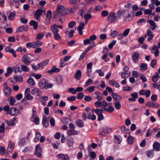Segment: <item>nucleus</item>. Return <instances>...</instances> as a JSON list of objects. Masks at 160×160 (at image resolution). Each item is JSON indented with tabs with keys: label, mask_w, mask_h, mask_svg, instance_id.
<instances>
[{
	"label": "nucleus",
	"mask_w": 160,
	"mask_h": 160,
	"mask_svg": "<svg viewBox=\"0 0 160 160\" xmlns=\"http://www.w3.org/2000/svg\"><path fill=\"white\" fill-rule=\"evenodd\" d=\"M129 10H119L117 13H114L112 12L109 14L108 17V20L109 22L112 23L114 22L116 20L121 18L124 12H128Z\"/></svg>",
	"instance_id": "obj_1"
},
{
	"label": "nucleus",
	"mask_w": 160,
	"mask_h": 160,
	"mask_svg": "<svg viewBox=\"0 0 160 160\" xmlns=\"http://www.w3.org/2000/svg\"><path fill=\"white\" fill-rule=\"evenodd\" d=\"M53 85V84L49 83L48 80L45 78L41 79L39 83V87L41 89H47L52 88Z\"/></svg>",
	"instance_id": "obj_2"
},
{
	"label": "nucleus",
	"mask_w": 160,
	"mask_h": 160,
	"mask_svg": "<svg viewBox=\"0 0 160 160\" xmlns=\"http://www.w3.org/2000/svg\"><path fill=\"white\" fill-rule=\"evenodd\" d=\"M42 149L40 145L38 144L36 145L35 151L34 152V154L37 157L40 158L41 156Z\"/></svg>",
	"instance_id": "obj_3"
},
{
	"label": "nucleus",
	"mask_w": 160,
	"mask_h": 160,
	"mask_svg": "<svg viewBox=\"0 0 160 160\" xmlns=\"http://www.w3.org/2000/svg\"><path fill=\"white\" fill-rule=\"evenodd\" d=\"M4 88L3 91L4 94L7 96H9L11 93V89L10 88L8 87L7 83L5 82L3 84Z\"/></svg>",
	"instance_id": "obj_4"
},
{
	"label": "nucleus",
	"mask_w": 160,
	"mask_h": 160,
	"mask_svg": "<svg viewBox=\"0 0 160 160\" xmlns=\"http://www.w3.org/2000/svg\"><path fill=\"white\" fill-rule=\"evenodd\" d=\"M52 13L50 10H48L47 12L46 17L45 21V24L48 25L50 22V20L52 16Z\"/></svg>",
	"instance_id": "obj_5"
},
{
	"label": "nucleus",
	"mask_w": 160,
	"mask_h": 160,
	"mask_svg": "<svg viewBox=\"0 0 160 160\" xmlns=\"http://www.w3.org/2000/svg\"><path fill=\"white\" fill-rule=\"evenodd\" d=\"M111 128L106 127L102 129L101 132H100V134L103 136H106L111 132Z\"/></svg>",
	"instance_id": "obj_6"
},
{
	"label": "nucleus",
	"mask_w": 160,
	"mask_h": 160,
	"mask_svg": "<svg viewBox=\"0 0 160 160\" xmlns=\"http://www.w3.org/2000/svg\"><path fill=\"white\" fill-rule=\"evenodd\" d=\"M147 36L149 37L147 39L148 41H149L152 40L154 36L152 34V32L151 31L150 29H148V30L146 34L144 36V38L145 39Z\"/></svg>",
	"instance_id": "obj_7"
},
{
	"label": "nucleus",
	"mask_w": 160,
	"mask_h": 160,
	"mask_svg": "<svg viewBox=\"0 0 160 160\" xmlns=\"http://www.w3.org/2000/svg\"><path fill=\"white\" fill-rule=\"evenodd\" d=\"M22 61L26 65H29L31 63L32 60L28 56L25 55L22 57Z\"/></svg>",
	"instance_id": "obj_8"
},
{
	"label": "nucleus",
	"mask_w": 160,
	"mask_h": 160,
	"mask_svg": "<svg viewBox=\"0 0 160 160\" xmlns=\"http://www.w3.org/2000/svg\"><path fill=\"white\" fill-rule=\"evenodd\" d=\"M139 54L138 52H135L132 54V60L134 63H137L139 60Z\"/></svg>",
	"instance_id": "obj_9"
},
{
	"label": "nucleus",
	"mask_w": 160,
	"mask_h": 160,
	"mask_svg": "<svg viewBox=\"0 0 160 160\" xmlns=\"http://www.w3.org/2000/svg\"><path fill=\"white\" fill-rule=\"evenodd\" d=\"M31 93L33 95H35L36 96H39L42 94V92L39 89L37 88H34L31 91Z\"/></svg>",
	"instance_id": "obj_10"
},
{
	"label": "nucleus",
	"mask_w": 160,
	"mask_h": 160,
	"mask_svg": "<svg viewBox=\"0 0 160 160\" xmlns=\"http://www.w3.org/2000/svg\"><path fill=\"white\" fill-rule=\"evenodd\" d=\"M146 106L148 107L157 108L159 107V105L157 103L152 102H148L147 103Z\"/></svg>",
	"instance_id": "obj_11"
},
{
	"label": "nucleus",
	"mask_w": 160,
	"mask_h": 160,
	"mask_svg": "<svg viewBox=\"0 0 160 160\" xmlns=\"http://www.w3.org/2000/svg\"><path fill=\"white\" fill-rule=\"evenodd\" d=\"M43 11L45 12V11L41 9H38L36 11L34 16L35 18L37 19L38 21H39L40 20V16L42 14Z\"/></svg>",
	"instance_id": "obj_12"
},
{
	"label": "nucleus",
	"mask_w": 160,
	"mask_h": 160,
	"mask_svg": "<svg viewBox=\"0 0 160 160\" xmlns=\"http://www.w3.org/2000/svg\"><path fill=\"white\" fill-rule=\"evenodd\" d=\"M19 110L15 108H12L10 109V112L8 114H10L12 116H16L19 113Z\"/></svg>",
	"instance_id": "obj_13"
},
{
	"label": "nucleus",
	"mask_w": 160,
	"mask_h": 160,
	"mask_svg": "<svg viewBox=\"0 0 160 160\" xmlns=\"http://www.w3.org/2000/svg\"><path fill=\"white\" fill-rule=\"evenodd\" d=\"M147 22L150 24L151 26L148 29H151V30H153L157 27L155 22L152 20H148Z\"/></svg>",
	"instance_id": "obj_14"
},
{
	"label": "nucleus",
	"mask_w": 160,
	"mask_h": 160,
	"mask_svg": "<svg viewBox=\"0 0 160 160\" xmlns=\"http://www.w3.org/2000/svg\"><path fill=\"white\" fill-rule=\"evenodd\" d=\"M60 71V70L59 68H57L55 66H54L52 67L51 69L48 70L47 72L50 74H52L55 72H59Z\"/></svg>",
	"instance_id": "obj_15"
},
{
	"label": "nucleus",
	"mask_w": 160,
	"mask_h": 160,
	"mask_svg": "<svg viewBox=\"0 0 160 160\" xmlns=\"http://www.w3.org/2000/svg\"><path fill=\"white\" fill-rule=\"evenodd\" d=\"M93 111H91L90 112H88L87 118L88 119L94 120L96 119V116L94 114Z\"/></svg>",
	"instance_id": "obj_16"
},
{
	"label": "nucleus",
	"mask_w": 160,
	"mask_h": 160,
	"mask_svg": "<svg viewBox=\"0 0 160 160\" xmlns=\"http://www.w3.org/2000/svg\"><path fill=\"white\" fill-rule=\"evenodd\" d=\"M112 96L113 99L117 102L121 100L122 98L120 96L118 95L116 93L112 92Z\"/></svg>",
	"instance_id": "obj_17"
},
{
	"label": "nucleus",
	"mask_w": 160,
	"mask_h": 160,
	"mask_svg": "<svg viewBox=\"0 0 160 160\" xmlns=\"http://www.w3.org/2000/svg\"><path fill=\"white\" fill-rule=\"evenodd\" d=\"M85 26L84 23L83 22H81L78 27L77 28V30L79 32V33L80 35L83 34L82 29L84 28Z\"/></svg>",
	"instance_id": "obj_18"
},
{
	"label": "nucleus",
	"mask_w": 160,
	"mask_h": 160,
	"mask_svg": "<svg viewBox=\"0 0 160 160\" xmlns=\"http://www.w3.org/2000/svg\"><path fill=\"white\" fill-rule=\"evenodd\" d=\"M28 29V26L26 25L18 27L16 30L17 32H20L23 31H26Z\"/></svg>",
	"instance_id": "obj_19"
},
{
	"label": "nucleus",
	"mask_w": 160,
	"mask_h": 160,
	"mask_svg": "<svg viewBox=\"0 0 160 160\" xmlns=\"http://www.w3.org/2000/svg\"><path fill=\"white\" fill-rule=\"evenodd\" d=\"M79 133V131H76L73 129L68 130L67 132V134L69 136L76 135Z\"/></svg>",
	"instance_id": "obj_20"
},
{
	"label": "nucleus",
	"mask_w": 160,
	"mask_h": 160,
	"mask_svg": "<svg viewBox=\"0 0 160 160\" xmlns=\"http://www.w3.org/2000/svg\"><path fill=\"white\" fill-rule=\"evenodd\" d=\"M57 157L58 158L62 160H69L70 159L67 154L64 155L62 154H58L57 155Z\"/></svg>",
	"instance_id": "obj_21"
},
{
	"label": "nucleus",
	"mask_w": 160,
	"mask_h": 160,
	"mask_svg": "<svg viewBox=\"0 0 160 160\" xmlns=\"http://www.w3.org/2000/svg\"><path fill=\"white\" fill-rule=\"evenodd\" d=\"M10 4L12 5H14L16 8H18L19 7L20 3L18 0H8Z\"/></svg>",
	"instance_id": "obj_22"
},
{
	"label": "nucleus",
	"mask_w": 160,
	"mask_h": 160,
	"mask_svg": "<svg viewBox=\"0 0 160 160\" xmlns=\"http://www.w3.org/2000/svg\"><path fill=\"white\" fill-rule=\"evenodd\" d=\"M14 147V142H9L8 146L7 148V151L9 152H11L12 151Z\"/></svg>",
	"instance_id": "obj_23"
},
{
	"label": "nucleus",
	"mask_w": 160,
	"mask_h": 160,
	"mask_svg": "<svg viewBox=\"0 0 160 160\" xmlns=\"http://www.w3.org/2000/svg\"><path fill=\"white\" fill-rule=\"evenodd\" d=\"M82 73L80 70H78L74 74V78L77 80H79L81 78Z\"/></svg>",
	"instance_id": "obj_24"
},
{
	"label": "nucleus",
	"mask_w": 160,
	"mask_h": 160,
	"mask_svg": "<svg viewBox=\"0 0 160 160\" xmlns=\"http://www.w3.org/2000/svg\"><path fill=\"white\" fill-rule=\"evenodd\" d=\"M42 124L44 127H47L49 125L48 121L47 120V117L44 116L43 117Z\"/></svg>",
	"instance_id": "obj_25"
},
{
	"label": "nucleus",
	"mask_w": 160,
	"mask_h": 160,
	"mask_svg": "<svg viewBox=\"0 0 160 160\" xmlns=\"http://www.w3.org/2000/svg\"><path fill=\"white\" fill-rule=\"evenodd\" d=\"M153 149L157 151H160V144L158 142L154 143L153 145Z\"/></svg>",
	"instance_id": "obj_26"
},
{
	"label": "nucleus",
	"mask_w": 160,
	"mask_h": 160,
	"mask_svg": "<svg viewBox=\"0 0 160 160\" xmlns=\"http://www.w3.org/2000/svg\"><path fill=\"white\" fill-rule=\"evenodd\" d=\"M109 84L116 88H119L120 87V85L118 82L116 81L113 80L109 81Z\"/></svg>",
	"instance_id": "obj_27"
},
{
	"label": "nucleus",
	"mask_w": 160,
	"mask_h": 160,
	"mask_svg": "<svg viewBox=\"0 0 160 160\" xmlns=\"http://www.w3.org/2000/svg\"><path fill=\"white\" fill-rule=\"evenodd\" d=\"M64 9V8L63 6L62 5L59 6L57 8L56 12L58 14H59V13L60 12L61 15H63V13L62 12Z\"/></svg>",
	"instance_id": "obj_28"
},
{
	"label": "nucleus",
	"mask_w": 160,
	"mask_h": 160,
	"mask_svg": "<svg viewBox=\"0 0 160 160\" xmlns=\"http://www.w3.org/2000/svg\"><path fill=\"white\" fill-rule=\"evenodd\" d=\"M29 24L31 26H33V28L35 30H36L38 27V23L34 20L31 21L30 22Z\"/></svg>",
	"instance_id": "obj_29"
},
{
	"label": "nucleus",
	"mask_w": 160,
	"mask_h": 160,
	"mask_svg": "<svg viewBox=\"0 0 160 160\" xmlns=\"http://www.w3.org/2000/svg\"><path fill=\"white\" fill-rule=\"evenodd\" d=\"M16 120V118L14 117L10 121H7L6 122L8 125L10 126H14L16 124V123L15 122Z\"/></svg>",
	"instance_id": "obj_30"
},
{
	"label": "nucleus",
	"mask_w": 160,
	"mask_h": 160,
	"mask_svg": "<svg viewBox=\"0 0 160 160\" xmlns=\"http://www.w3.org/2000/svg\"><path fill=\"white\" fill-rule=\"evenodd\" d=\"M159 74L158 72H156L155 74L152 77V80L154 82H157L159 78Z\"/></svg>",
	"instance_id": "obj_31"
},
{
	"label": "nucleus",
	"mask_w": 160,
	"mask_h": 160,
	"mask_svg": "<svg viewBox=\"0 0 160 160\" xmlns=\"http://www.w3.org/2000/svg\"><path fill=\"white\" fill-rule=\"evenodd\" d=\"M74 142V140L73 138L68 139L67 142V144L69 147H72L73 146Z\"/></svg>",
	"instance_id": "obj_32"
},
{
	"label": "nucleus",
	"mask_w": 160,
	"mask_h": 160,
	"mask_svg": "<svg viewBox=\"0 0 160 160\" xmlns=\"http://www.w3.org/2000/svg\"><path fill=\"white\" fill-rule=\"evenodd\" d=\"M51 29L53 31V34L58 33L59 30L58 28V26L57 25H54L51 26Z\"/></svg>",
	"instance_id": "obj_33"
},
{
	"label": "nucleus",
	"mask_w": 160,
	"mask_h": 160,
	"mask_svg": "<svg viewBox=\"0 0 160 160\" xmlns=\"http://www.w3.org/2000/svg\"><path fill=\"white\" fill-rule=\"evenodd\" d=\"M104 109V111H106L107 112H111L114 111V108L112 105H109L108 108H106L105 107H103Z\"/></svg>",
	"instance_id": "obj_34"
},
{
	"label": "nucleus",
	"mask_w": 160,
	"mask_h": 160,
	"mask_svg": "<svg viewBox=\"0 0 160 160\" xmlns=\"http://www.w3.org/2000/svg\"><path fill=\"white\" fill-rule=\"evenodd\" d=\"M76 124L79 127H82L84 126L83 122L81 119H79L76 120Z\"/></svg>",
	"instance_id": "obj_35"
},
{
	"label": "nucleus",
	"mask_w": 160,
	"mask_h": 160,
	"mask_svg": "<svg viewBox=\"0 0 160 160\" xmlns=\"http://www.w3.org/2000/svg\"><path fill=\"white\" fill-rule=\"evenodd\" d=\"M14 70V72L17 73L18 72H21L22 71L20 70V65L19 64H17L15 66L13 67Z\"/></svg>",
	"instance_id": "obj_36"
},
{
	"label": "nucleus",
	"mask_w": 160,
	"mask_h": 160,
	"mask_svg": "<svg viewBox=\"0 0 160 160\" xmlns=\"http://www.w3.org/2000/svg\"><path fill=\"white\" fill-rule=\"evenodd\" d=\"M27 82L32 86H34L35 85V82L34 79L31 77H29V78L28 79Z\"/></svg>",
	"instance_id": "obj_37"
},
{
	"label": "nucleus",
	"mask_w": 160,
	"mask_h": 160,
	"mask_svg": "<svg viewBox=\"0 0 160 160\" xmlns=\"http://www.w3.org/2000/svg\"><path fill=\"white\" fill-rule=\"evenodd\" d=\"M86 7L85 5H84V6L78 12V14L81 16H82L83 13L85 12L86 11Z\"/></svg>",
	"instance_id": "obj_38"
},
{
	"label": "nucleus",
	"mask_w": 160,
	"mask_h": 160,
	"mask_svg": "<svg viewBox=\"0 0 160 160\" xmlns=\"http://www.w3.org/2000/svg\"><path fill=\"white\" fill-rule=\"evenodd\" d=\"M14 80L17 82H21L23 80V78L21 75H17L14 77Z\"/></svg>",
	"instance_id": "obj_39"
},
{
	"label": "nucleus",
	"mask_w": 160,
	"mask_h": 160,
	"mask_svg": "<svg viewBox=\"0 0 160 160\" xmlns=\"http://www.w3.org/2000/svg\"><path fill=\"white\" fill-rule=\"evenodd\" d=\"M139 68L142 71H145L147 69L148 66L147 64L143 63L140 65Z\"/></svg>",
	"instance_id": "obj_40"
},
{
	"label": "nucleus",
	"mask_w": 160,
	"mask_h": 160,
	"mask_svg": "<svg viewBox=\"0 0 160 160\" xmlns=\"http://www.w3.org/2000/svg\"><path fill=\"white\" fill-rule=\"evenodd\" d=\"M34 48L39 47L42 44V42L40 41H37L36 42H33Z\"/></svg>",
	"instance_id": "obj_41"
},
{
	"label": "nucleus",
	"mask_w": 160,
	"mask_h": 160,
	"mask_svg": "<svg viewBox=\"0 0 160 160\" xmlns=\"http://www.w3.org/2000/svg\"><path fill=\"white\" fill-rule=\"evenodd\" d=\"M29 77H34L36 79H38L41 78L42 75L40 74H35L34 73H32L30 74Z\"/></svg>",
	"instance_id": "obj_42"
},
{
	"label": "nucleus",
	"mask_w": 160,
	"mask_h": 160,
	"mask_svg": "<svg viewBox=\"0 0 160 160\" xmlns=\"http://www.w3.org/2000/svg\"><path fill=\"white\" fill-rule=\"evenodd\" d=\"M15 16V14L14 13L11 12L8 15V19L9 20L12 21L14 19Z\"/></svg>",
	"instance_id": "obj_43"
},
{
	"label": "nucleus",
	"mask_w": 160,
	"mask_h": 160,
	"mask_svg": "<svg viewBox=\"0 0 160 160\" xmlns=\"http://www.w3.org/2000/svg\"><path fill=\"white\" fill-rule=\"evenodd\" d=\"M134 141V138L130 135L127 138V141L128 143L130 144H131Z\"/></svg>",
	"instance_id": "obj_44"
},
{
	"label": "nucleus",
	"mask_w": 160,
	"mask_h": 160,
	"mask_svg": "<svg viewBox=\"0 0 160 160\" xmlns=\"http://www.w3.org/2000/svg\"><path fill=\"white\" fill-rule=\"evenodd\" d=\"M133 19L132 16H131L130 14L128 13V15L127 16H125L124 17V19L126 21H129Z\"/></svg>",
	"instance_id": "obj_45"
},
{
	"label": "nucleus",
	"mask_w": 160,
	"mask_h": 160,
	"mask_svg": "<svg viewBox=\"0 0 160 160\" xmlns=\"http://www.w3.org/2000/svg\"><path fill=\"white\" fill-rule=\"evenodd\" d=\"M49 62L48 59H46L42 61V62L39 63L41 67L43 66H45L47 65Z\"/></svg>",
	"instance_id": "obj_46"
},
{
	"label": "nucleus",
	"mask_w": 160,
	"mask_h": 160,
	"mask_svg": "<svg viewBox=\"0 0 160 160\" xmlns=\"http://www.w3.org/2000/svg\"><path fill=\"white\" fill-rule=\"evenodd\" d=\"M25 138H23L20 139L18 142V145L20 146H23L25 143Z\"/></svg>",
	"instance_id": "obj_47"
},
{
	"label": "nucleus",
	"mask_w": 160,
	"mask_h": 160,
	"mask_svg": "<svg viewBox=\"0 0 160 160\" xmlns=\"http://www.w3.org/2000/svg\"><path fill=\"white\" fill-rule=\"evenodd\" d=\"M21 68L22 71L27 72L29 71V68L25 65H22L21 66Z\"/></svg>",
	"instance_id": "obj_48"
},
{
	"label": "nucleus",
	"mask_w": 160,
	"mask_h": 160,
	"mask_svg": "<svg viewBox=\"0 0 160 160\" xmlns=\"http://www.w3.org/2000/svg\"><path fill=\"white\" fill-rule=\"evenodd\" d=\"M69 121V119L68 118H63L61 119V121L62 122L64 123H67Z\"/></svg>",
	"instance_id": "obj_49"
},
{
	"label": "nucleus",
	"mask_w": 160,
	"mask_h": 160,
	"mask_svg": "<svg viewBox=\"0 0 160 160\" xmlns=\"http://www.w3.org/2000/svg\"><path fill=\"white\" fill-rule=\"evenodd\" d=\"M34 122L35 124L38 125L39 124V119L37 117H35L34 118H33L32 119H31Z\"/></svg>",
	"instance_id": "obj_50"
},
{
	"label": "nucleus",
	"mask_w": 160,
	"mask_h": 160,
	"mask_svg": "<svg viewBox=\"0 0 160 160\" xmlns=\"http://www.w3.org/2000/svg\"><path fill=\"white\" fill-rule=\"evenodd\" d=\"M89 154V156L93 159H94L96 157V154L94 152H91Z\"/></svg>",
	"instance_id": "obj_51"
},
{
	"label": "nucleus",
	"mask_w": 160,
	"mask_h": 160,
	"mask_svg": "<svg viewBox=\"0 0 160 160\" xmlns=\"http://www.w3.org/2000/svg\"><path fill=\"white\" fill-rule=\"evenodd\" d=\"M92 80L91 79H89L85 82V84L84 85V87H87L92 82Z\"/></svg>",
	"instance_id": "obj_52"
},
{
	"label": "nucleus",
	"mask_w": 160,
	"mask_h": 160,
	"mask_svg": "<svg viewBox=\"0 0 160 160\" xmlns=\"http://www.w3.org/2000/svg\"><path fill=\"white\" fill-rule=\"evenodd\" d=\"M116 42V41L115 40H113L108 45V48L109 49H112L113 45L115 44Z\"/></svg>",
	"instance_id": "obj_53"
},
{
	"label": "nucleus",
	"mask_w": 160,
	"mask_h": 160,
	"mask_svg": "<svg viewBox=\"0 0 160 160\" xmlns=\"http://www.w3.org/2000/svg\"><path fill=\"white\" fill-rule=\"evenodd\" d=\"M5 130V124L4 123H2L1 125L0 126V132L3 133Z\"/></svg>",
	"instance_id": "obj_54"
},
{
	"label": "nucleus",
	"mask_w": 160,
	"mask_h": 160,
	"mask_svg": "<svg viewBox=\"0 0 160 160\" xmlns=\"http://www.w3.org/2000/svg\"><path fill=\"white\" fill-rule=\"evenodd\" d=\"M76 25V22L75 21H72L69 23L68 27L69 28H72Z\"/></svg>",
	"instance_id": "obj_55"
},
{
	"label": "nucleus",
	"mask_w": 160,
	"mask_h": 160,
	"mask_svg": "<svg viewBox=\"0 0 160 160\" xmlns=\"http://www.w3.org/2000/svg\"><path fill=\"white\" fill-rule=\"evenodd\" d=\"M114 106L115 108L117 109H119L121 108V104L120 102L118 101L115 103Z\"/></svg>",
	"instance_id": "obj_56"
},
{
	"label": "nucleus",
	"mask_w": 160,
	"mask_h": 160,
	"mask_svg": "<svg viewBox=\"0 0 160 160\" xmlns=\"http://www.w3.org/2000/svg\"><path fill=\"white\" fill-rule=\"evenodd\" d=\"M31 67L33 69L35 70H37L41 67L39 63L36 66L35 64H31Z\"/></svg>",
	"instance_id": "obj_57"
},
{
	"label": "nucleus",
	"mask_w": 160,
	"mask_h": 160,
	"mask_svg": "<svg viewBox=\"0 0 160 160\" xmlns=\"http://www.w3.org/2000/svg\"><path fill=\"white\" fill-rule=\"evenodd\" d=\"M41 135L39 132H37L36 133V137L34 138V140L36 142H37L38 141L39 138L40 137Z\"/></svg>",
	"instance_id": "obj_58"
},
{
	"label": "nucleus",
	"mask_w": 160,
	"mask_h": 160,
	"mask_svg": "<svg viewBox=\"0 0 160 160\" xmlns=\"http://www.w3.org/2000/svg\"><path fill=\"white\" fill-rule=\"evenodd\" d=\"M81 0H69V2L72 4H76L79 3Z\"/></svg>",
	"instance_id": "obj_59"
},
{
	"label": "nucleus",
	"mask_w": 160,
	"mask_h": 160,
	"mask_svg": "<svg viewBox=\"0 0 160 160\" xmlns=\"http://www.w3.org/2000/svg\"><path fill=\"white\" fill-rule=\"evenodd\" d=\"M93 111L97 114V115H100L102 114L101 113V111L100 109H93Z\"/></svg>",
	"instance_id": "obj_60"
},
{
	"label": "nucleus",
	"mask_w": 160,
	"mask_h": 160,
	"mask_svg": "<svg viewBox=\"0 0 160 160\" xmlns=\"http://www.w3.org/2000/svg\"><path fill=\"white\" fill-rule=\"evenodd\" d=\"M130 31V29L129 28H127L122 33L124 37L127 36L129 34Z\"/></svg>",
	"instance_id": "obj_61"
},
{
	"label": "nucleus",
	"mask_w": 160,
	"mask_h": 160,
	"mask_svg": "<svg viewBox=\"0 0 160 160\" xmlns=\"http://www.w3.org/2000/svg\"><path fill=\"white\" fill-rule=\"evenodd\" d=\"M54 38L56 40H59L61 39V37L58 33L53 34Z\"/></svg>",
	"instance_id": "obj_62"
},
{
	"label": "nucleus",
	"mask_w": 160,
	"mask_h": 160,
	"mask_svg": "<svg viewBox=\"0 0 160 160\" xmlns=\"http://www.w3.org/2000/svg\"><path fill=\"white\" fill-rule=\"evenodd\" d=\"M44 34L43 33H40L37 34L36 39H37L40 40L44 36Z\"/></svg>",
	"instance_id": "obj_63"
},
{
	"label": "nucleus",
	"mask_w": 160,
	"mask_h": 160,
	"mask_svg": "<svg viewBox=\"0 0 160 160\" xmlns=\"http://www.w3.org/2000/svg\"><path fill=\"white\" fill-rule=\"evenodd\" d=\"M118 32L115 30H114L111 33L110 36L112 38H114L118 35Z\"/></svg>",
	"instance_id": "obj_64"
}]
</instances>
